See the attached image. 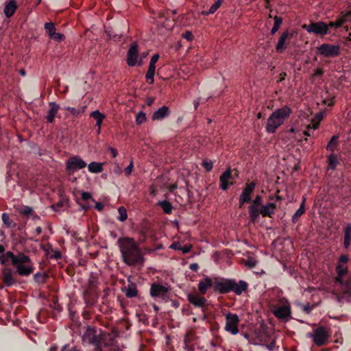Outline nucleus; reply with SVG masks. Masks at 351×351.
Returning <instances> with one entry per match:
<instances>
[{
    "mask_svg": "<svg viewBox=\"0 0 351 351\" xmlns=\"http://www.w3.org/2000/svg\"><path fill=\"white\" fill-rule=\"evenodd\" d=\"M122 261L130 267L144 265L145 254L134 238L121 237L117 241Z\"/></svg>",
    "mask_w": 351,
    "mask_h": 351,
    "instance_id": "obj_1",
    "label": "nucleus"
},
{
    "mask_svg": "<svg viewBox=\"0 0 351 351\" xmlns=\"http://www.w3.org/2000/svg\"><path fill=\"white\" fill-rule=\"evenodd\" d=\"M5 247L0 245V262L3 265L11 264L21 276H28L34 271V266L29 256L22 252L14 254L11 251L3 253Z\"/></svg>",
    "mask_w": 351,
    "mask_h": 351,
    "instance_id": "obj_2",
    "label": "nucleus"
},
{
    "mask_svg": "<svg viewBox=\"0 0 351 351\" xmlns=\"http://www.w3.org/2000/svg\"><path fill=\"white\" fill-rule=\"evenodd\" d=\"M291 113V110L287 106L276 109L267 119L266 131L269 133H274L277 128L283 124L285 120L290 116Z\"/></svg>",
    "mask_w": 351,
    "mask_h": 351,
    "instance_id": "obj_3",
    "label": "nucleus"
},
{
    "mask_svg": "<svg viewBox=\"0 0 351 351\" xmlns=\"http://www.w3.org/2000/svg\"><path fill=\"white\" fill-rule=\"evenodd\" d=\"M99 343L95 348V351H122L115 337L101 330H99Z\"/></svg>",
    "mask_w": 351,
    "mask_h": 351,
    "instance_id": "obj_4",
    "label": "nucleus"
},
{
    "mask_svg": "<svg viewBox=\"0 0 351 351\" xmlns=\"http://www.w3.org/2000/svg\"><path fill=\"white\" fill-rule=\"evenodd\" d=\"M276 208V205L272 202L267 203L265 205L261 204L258 206H256L253 210H251V208H249L250 221L256 222L258 220L260 215L263 217H272Z\"/></svg>",
    "mask_w": 351,
    "mask_h": 351,
    "instance_id": "obj_5",
    "label": "nucleus"
},
{
    "mask_svg": "<svg viewBox=\"0 0 351 351\" xmlns=\"http://www.w3.org/2000/svg\"><path fill=\"white\" fill-rule=\"evenodd\" d=\"M330 336V330L321 326L313 330V333H308V337L312 338L314 343L317 346H322L328 342Z\"/></svg>",
    "mask_w": 351,
    "mask_h": 351,
    "instance_id": "obj_6",
    "label": "nucleus"
},
{
    "mask_svg": "<svg viewBox=\"0 0 351 351\" xmlns=\"http://www.w3.org/2000/svg\"><path fill=\"white\" fill-rule=\"evenodd\" d=\"M308 33L314 34L316 36H325L328 33V26L323 21L311 22L309 24H304L302 26Z\"/></svg>",
    "mask_w": 351,
    "mask_h": 351,
    "instance_id": "obj_7",
    "label": "nucleus"
},
{
    "mask_svg": "<svg viewBox=\"0 0 351 351\" xmlns=\"http://www.w3.org/2000/svg\"><path fill=\"white\" fill-rule=\"evenodd\" d=\"M169 289L162 285L158 283H153L150 287V295L155 299H159L162 301L167 302L168 300V293Z\"/></svg>",
    "mask_w": 351,
    "mask_h": 351,
    "instance_id": "obj_8",
    "label": "nucleus"
},
{
    "mask_svg": "<svg viewBox=\"0 0 351 351\" xmlns=\"http://www.w3.org/2000/svg\"><path fill=\"white\" fill-rule=\"evenodd\" d=\"M82 338L84 343L93 345L95 348H96L97 345H99V333H97V330L94 326H87Z\"/></svg>",
    "mask_w": 351,
    "mask_h": 351,
    "instance_id": "obj_9",
    "label": "nucleus"
},
{
    "mask_svg": "<svg viewBox=\"0 0 351 351\" xmlns=\"http://www.w3.org/2000/svg\"><path fill=\"white\" fill-rule=\"evenodd\" d=\"M317 51L324 57H336L340 54L339 45L324 43L317 47Z\"/></svg>",
    "mask_w": 351,
    "mask_h": 351,
    "instance_id": "obj_10",
    "label": "nucleus"
},
{
    "mask_svg": "<svg viewBox=\"0 0 351 351\" xmlns=\"http://www.w3.org/2000/svg\"><path fill=\"white\" fill-rule=\"evenodd\" d=\"M86 165V162L79 156H73L67 160L66 169L68 173L71 174L79 169L84 168Z\"/></svg>",
    "mask_w": 351,
    "mask_h": 351,
    "instance_id": "obj_11",
    "label": "nucleus"
},
{
    "mask_svg": "<svg viewBox=\"0 0 351 351\" xmlns=\"http://www.w3.org/2000/svg\"><path fill=\"white\" fill-rule=\"evenodd\" d=\"M226 321L225 330L226 331L231 332L232 335L239 333V318L237 314L228 313L226 315Z\"/></svg>",
    "mask_w": 351,
    "mask_h": 351,
    "instance_id": "obj_12",
    "label": "nucleus"
},
{
    "mask_svg": "<svg viewBox=\"0 0 351 351\" xmlns=\"http://www.w3.org/2000/svg\"><path fill=\"white\" fill-rule=\"evenodd\" d=\"M274 316L278 319L287 321L291 315V306L288 302L275 307L272 311Z\"/></svg>",
    "mask_w": 351,
    "mask_h": 351,
    "instance_id": "obj_13",
    "label": "nucleus"
},
{
    "mask_svg": "<svg viewBox=\"0 0 351 351\" xmlns=\"http://www.w3.org/2000/svg\"><path fill=\"white\" fill-rule=\"evenodd\" d=\"M255 186L256 183L254 182L246 184L239 197L240 207L245 203L251 202V195L254 191Z\"/></svg>",
    "mask_w": 351,
    "mask_h": 351,
    "instance_id": "obj_14",
    "label": "nucleus"
},
{
    "mask_svg": "<svg viewBox=\"0 0 351 351\" xmlns=\"http://www.w3.org/2000/svg\"><path fill=\"white\" fill-rule=\"evenodd\" d=\"M45 29L51 39L60 42L64 39V34L58 32H56L55 25L52 22L45 23Z\"/></svg>",
    "mask_w": 351,
    "mask_h": 351,
    "instance_id": "obj_15",
    "label": "nucleus"
},
{
    "mask_svg": "<svg viewBox=\"0 0 351 351\" xmlns=\"http://www.w3.org/2000/svg\"><path fill=\"white\" fill-rule=\"evenodd\" d=\"M97 289L86 288L84 291V298L86 305L93 306L97 301Z\"/></svg>",
    "mask_w": 351,
    "mask_h": 351,
    "instance_id": "obj_16",
    "label": "nucleus"
},
{
    "mask_svg": "<svg viewBox=\"0 0 351 351\" xmlns=\"http://www.w3.org/2000/svg\"><path fill=\"white\" fill-rule=\"evenodd\" d=\"M230 279H215L214 281V291L221 294L230 292Z\"/></svg>",
    "mask_w": 351,
    "mask_h": 351,
    "instance_id": "obj_17",
    "label": "nucleus"
},
{
    "mask_svg": "<svg viewBox=\"0 0 351 351\" xmlns=\"http://www.w3.org/2000/svg\"><path fill=\"white\" fill-rule=\"evenodd\" d=\"M138 45L136 42H133L128 52L127 63L130 66H134L136 64L138 53Z\"/></svg>",
    "mask_w": 351,
    "mask_h": 351,
    "instance_id": "obj_18",
    "label": "nucleus"
},
{
    "mask_svg": "<svg viewBox=\"0 0 351 351\" xmlns=\"http://www.w3.org/2000/svg\"><path fill=\"white\" fill-rule=\"evenodd\" d=\"M247 288V283L243 280L238 282L230 279V291L234 292L236 295H241Z\"/></svg>",
    "mask_w": 351,
    "mask_h": 351,
    "instance_id": "obj_19",
    "label": "nucleus"
},
{
    "mask_svg": "<svg viewBox=\"0 0 351 351\" xmlns=\"http://www.w3.org/2000/svg\"><path fill=\"white\" fill-rule=\"evenodd\" d=\"M189 302L195 307L202 308L206 304V299L197 293H189L187 295Z\"/></svg>",
    "mask_w": 351,
    "mask_h": 351,
    "instance_id": "obj_20",
    "label": "nucleus"
},
{
    "mask_svg": "<svg viewBox=\"0 0 351 351\" xmlns=\"http://www.w3.org/2000/svg\"><path fill=\"white\" fill-rule=\"evenodd\" d=\"M1 280L3 282V283L8 287H10L14 285L16 282V279L14 277V273L9 268H5L3 269L1 273Z\"/></svg>",
    "mask_w": 351,
    "mask_h": 351,
    "instance_id": "obj_21",
    "label": "nucleus"
},
{
    "mask_svg": "<svg viewBox=\"0 0 351 351\" xmlns=\"http://www.w3.org/2000/svg\"><path fill=\"white\" fill-rule=\"evenodd\" d=\"M170 114V110L169 107L164 106L160 108H158L156 111H155L152 116V121H160L165 117H168Z\"/></svg>",
    "mask_w": 351,
    "mask_h": 351,
    "instance_id": "obj_22",
    "label": "nucleus"
},
{
    "mask_svg": "<svg viewBox=\"0 0 351 351\" xmlns=\"http://www.w3.org/2000/svg\"><path fill=\"white\" fill-rule=\"evenodd\" d=\"M292 34L288 31L283 32L279 38V40L276 45V49L278 53H282L287 48L285 42L288 38H291Z\"/></svg>",
    "mask_w": 351,
    "mask_h": 351,
    "instance_id": "obj_23",
    "label": "nucleus"
},
{
    "mask_svg": "<svg viewBox=\"0 0 351 351\" xmlns=\"http://www.w3.org/2000/svg\"><path fill=\"white\" fill-rule=\"evenodd\" d=\"M231 178H232V171H231L230 168L227 169L225 172H223L221 175V176L219 178V181H220V188L222 190L226 191L228 189V181L230 180Z\"/></svg>",
    "mask_w": 351,
    "mask_h": 351,
    "instance_id": "obj_24",
    "label": "nucleus"
},
{
    "mask_svg": "<svg viewBox=\"0 0 351 351\" xmlns=\"http://www.w3.org/2000/svg\"><path fill=\"white\" fill-rule=\"evenodd\" d=\"M49 105L50 108L46 116V119L49 123H53L54 121L55 117L60 108V106L55 102H50Z\"/></svg>",
    "mask_w": 351,
    "mask_h": 351,
    "instance_id": "obj_25",
    "label": "nucleus"
},
{
    "mask_svg": "<svg viewBox=\"0 0 351 351\" xmlns=\"http://www.w3.org/2000/svg\"><path fill=\"white\" fill-rule=\"evenodd\" d=\"M209 287L214 289V282L208 277H206L198 284V289L202 294H205Z\"/></svg>",
    "mask_w": 351,
    "mask_h": 351,
    "instance_id": "obj_26",
    "label": "nucleus"
},
{
    "mask_svg": "<svg viewBox=\"0 0 351 351\" xmlns=\"http://www.w3.org/2000/svg\"><path fill=\"white\" fill-rule=\"evenodd\" d=\"M351 16V12H347L345 14L343 12L341 13V17L339 19L335 22L330 21L327 25L328 26V29L330 27L339 28L342 26V25L348 21L346 16Z\"/></svg>",
    "mask_w": 351,
    "mask_h": 351,
    "instance_id": "obj_27",
    "label": "nucleus"
},
{
    "mask_svg": "<svg viewBox=\"0 0 351 351\" xmlns=\"http://www.w3.org/2000/svg\"><path fill=\"white\" fill-rule=\"evenodd\" d=\"M17 8V5L16 2L12 0L9 3H6L4 8V14L8 17L10 18L13 16Z\"/></svg>",
    "mask_w": 351,
    "mask_h": 351,
    "instance_id": "obj_28",
    "label": "nucleus"
},
{
    "mask_svg": "<svg viewBox=\"0 0 351 351\" xmlns=\"http://www.w3.org/2000/svg\"><path fill=\"white\" fill-rule=\"evenodd\" d=\"M90 117L96 120V126L97 128H101L102 122L104 119L106 118V115L99 112V110H96L93 111L90 114Z\"/></svg>",
    "mask_w": 351,
    "mask_h": 351,
    "instance_id": "obj_29",
    "label": "nucleus"
},
{
    "mask_svg": "<svg viewBox=\"0 0 351 351\" xmlns=\"http://www.w3.org/2000/svg\"><path fill=\"white\" fill-rule=\"evenodd\" d=\"M137 294L138 290L136 289V285L134 283H131L125 288V295L126 297L130 298H134L136 297Z\"/></svg>",
    "mask_w": 351,
    "mask_h": 351,
    "instance_id": "obj_30",
    "label": "nucleus"
},
{
    "mask_svg": "<svg viewBox=\"0 0 351 351\" xmlns=\"http://www.w3.org/2000/svg\"><path fill=\"white\" fill-rule=\"evenodd\" d=\"M306 199L304 197L303 200L300 204V208L296 210V212L294 213V215L292 217V221L293 223H296L299 218L304 213L305 209H304V204H305Z\"/></svg>",
    "mask_w": 351,
    "mask_h": 351,
    "instance_id": "obj_31",
    "label": "nucleus"
},
{
    "mask_svg": "<svg viewBox=\"0 0 351 351\" xmlns=\"http://www.w3.org/2000/svg\"><path fill=\"white\" fill-rule=\"evenodd\" d=\"M98 276L97 274L91 273L88 280V287L92 289H97Z\"/></svg>",
    "mask_w": 351,
    "mask_h": 351,
    "instance_id": "obj_32",
    "label": "nucleus"
},
{
    "mask_svg": "<svg viewBox=\"0 0 351 351\" xmlns=\"http://www.w3.org/2000/svg\"><path fill=\"white\" fill-rule=\"evenodd\" d=\"M336 270L337 272V280L341 283V278L348 272V267L341 264H338L336 267Z\"/></svg>",
    "mask_w": 351,
    "mask_h": 351,
    "instance_id": "obj_33",
    "label": "nucleus"
},
{
    "mask_svg": "<svg viewBox=\"0 0 351 351\" xmlns=\"http://www.w3.org/2000/svg\"><path fill=\"white\" fill-rule=\"evenodd\" d=\"M48 278L49 275L45 272H38L34 276L35 282L39 285L45 283Z\"/></svg>",
    "mask_w": 351,
    "mask_h": 351,
    "instance_id": "obj_34",
    "label": "nucleus"
},
{
    "mask_svg": "<svg viewBox=\"0 0 351 351\" xmlns=\"http://www.w3.org/2000/svg\"><path fill=\"white\" fill-rule=\"evenodd\" d=\"M89 171L92 173H99L103 170L102 164L97 162H92L88 166Z\"/></svg>",
    "mask_w": 351,
    "mask_h": 351,
    "instance_id": "obj_35",
    "label": "nucleus"
},
{
    "mask_svg": "<svg viewBox=\"0 0 351 351\" xmlns=\"http://www.w3.org/2000/svg\"><path fill=\"white\" fill-rule=\"evenodd\" d=\"M328 163L330 169H335L339 163L337 156L335 154H330L328 157Z\"/></svg>",
    "mask_w": 351,
    "mask_h": 351,
    "instance_id": "obj_36",
    "label": "nucleus"
},
{
    "mask_svg": "<svg viewBox=\"0 0 351 351\" xmlns=\"http://www.w3.org/2000/svg\"><path fill=\"white\" fill-rule=\"evenodd\" d=\"M158 205H160L161 206V208H162L163 211L165 213H167V214L171 213L172 205L169 202H168L167 200H163V201L159 202Z\"/></svg>",
    "mask_w": 351,
    "mask_h": 351,
    "instance_id": "obj_37",
    "label": "nucleus"
},
{
    "mask_svg": "<svg viewBox=\"0 0 351 351\" xmlns=\"http://www.w3.org/2000/svg\"><path fill=\"white\" fill-rule=\"evenodd\" d=\"M18 212L25 217H29L32 215L34 213L33 208L28 206H23L22 207L18 208Z\"/></svg>",
    "mask_w": 351,
    "mask_h": 351,
    "instance_id": "obj_38",
    "label": "nucleus"
},
{
    "mask_svg": "<svg viewBox=\"0 0 351 351\" xmlns=\"http://www.w3.org/2000/svg\"><path fill=\"white\" fill-rule=\"evenodd\" d=\"M155 68L149 67L148 68V70L147 71V73L145 75L146 82L149 84H152L154 82V77L155 73Z\"/></svg>",
    "mask_w": 351,
    "mask_h": 351,
    "instance_id": "obj_39",
    "label": "nucleus"
},
{
    "mask_svg": "<svg viewBox=\"0 0 351 351\" xmlns=\"http://www.w3.org/2000/svg\"><path fill=\"white\" fill-rule=\"evenodd\" d=\"M338 136H333L328 143L326 149L334 152L335 147L337 145Z\"/></svg>",
    "mask_w": 351,
    "mask_h": 351,
    "instance_id": "obj_40",
    "label": "nucleus"
},
{
    "mask_svg": "<svg viewBox=\"0 0 351 351\" xmlns=\"http://www.w3.org/2000/svg\"><path fill=\"white\" fill-rule=\"evenodd\" d=\"M118 212L119 215L118 219L120 221H125L128 218L127 210L125 209V208L124 206H120L118 208Z\"/></svg>",
    "mask_w": 351,
    "mask_h": 351,
    "instance_id": "obj_41",
    "label": "nucleus"
},
{
    "mask_svg": "<svg viewBox=\"0 0 351 351\" xmlns=\"http://www.w3.org/2000/svg\"><path fill=\"white\" fill-rule=\"evenodd\" d=\"M251 205L249 206V208H251V210H254L256 206H258L261 204H263L262 198L259 195H257L255 198L252 201L251 200Z\"/></svg>",
    "mask_w": 351,
    "mask_h": 351,
    "instance_id": "obj_42",
    "label": "nucleus"
},
{
    "mask_svg": "<svg viewBox=\"0 0 351 351\" xmlns=\"http://www.w3.org/2000/svg\"><path fill=\"white\" fill-rule=\"evenodd\" d=\"M85 108H86V106H84V107L81 108L80 109H76V108H72V107H66V108H65V110L71 112V113L74 116H78L84 112Z\"/></svg>",
    "mask_w": 351,
    "mask_h": 351,
    "instance_id": "obj_43",
    "label": "nucleus"
},
{
    "mask_svg": "<svg viewBox=\"0 0 351 351\" xmlns=\"http://www.w3.org/2000/svg\"><path fill=\"white\" fill-rule=\"evenodd\" d=\"M147 118H146V115H145V113H144L143 112L141 111L140 112H138L136 117V125H141L142 123H143L144 122H145Z\"/></svg>",
    "mask_w": 351,
    "mask_h": 351,
    "instance_id": "obj_44",
    "label": "nucleus"
},
{
    "mask_svg": "<svg viewBox=\"0 0 351 351\" xmlns=\"http://www.w3.org/2000/svg\"><path fill=\"white\" fill-rule=\"evenodd\" d=\"M223 0H217L210 8L208 13L213 14L221 5Z\"/></svg>",
    "mask_w": 351,
    "mask_h": 351,
    "instance_id": "obj_45",
    "label": "nucleus"
},
{
    "mask_svg": "<svg viewBox=\"0 0 351 351\" xmlns=\"http://www.w3.org/2000/svg\"><path fill=\"white\" fill-rule=\"evenodd\" d=\"M2 221L3 223L8 228L11 227L13 224V221L7 213L2 214Z\"/></svg>",
    "mask_w": 351,
    "mask_h": 351,
    "instance_id": "obj_46",
    "label": "nucleus"
},
{
    "mask_svg": "<svg viewBox=\"0 0 351 351\" xmlns=\"http://www.w3.org/2000/svg\"><path fill=\"white\" fill-rule=\"evenodd\" d=\"M258 263V261L253 257H248L245 262V265L249 269L254 267Z\"/></svg>",
    "mask_w": 351,
    "mask_h": 351,
    "instance_id": "obj_47",
    "label": "nucleus"
},
{
    "mask_svg": "<svg viewBox=\"0 0 351 351\" xmlns=\"http://www.w3.org/2000/svg\"><path fill=\"white\" fill-rule=\"evenodd\" d=\"M202 166L206 169L207 171H210L213 167V163L212 161H208L204 160L202 162Z\"/></svg>",
    "mask_w": 351,
    "mask_h": 351,
    "instance_id": "obj_48",
    "label": "nucleus"
},
{
    "mask_svg": "<svg viewBox=\"0 0 351 351\" xmlns=\"http://www.w3.org/2000/svg\"><path fill=\"white\" fill-rule=\"evenodd\" d=\"M350 241H351V237L350 235L349 231L348 230V231H346V232L345 234L344 242H343L344 247L346 248H348L349 247Z\"/></svg>",
    "mask_w": 351,
    "mask_h": 351,
    "instance_id": "obj_49",
    "label": "nucleus"
},
{
    "mask_svg": "<svg viewBox=\"0 0 351 351\" xmlns=\"http://www.w3.org/2000/svg\"><path fill=\"white\" fill-rule=\"evenodd\" d=\"M159 59V55L158 53H156L154 54L152 58H151V60L149 62V67H152V68H155L156 69V66H155V64L156 62Z\"/></svg>",
    "mask_w": 351,
    "mask_h": 351,
    "instance_id": "obj_50",
    "label": "nucleus"
},
{
    "mask_svg": "<svg viewBox=\"0 0 351 351\" xmlns=\"http://www.w3.org/2000/svg\"><path fill=\"white\" fill-rule=\"evenodd\" d=\"M182 37L187 40L188 41H191L193 39V35L190 31H186L182 34Z\"/></svg>",
    "mask_w": 351,
    "mask_h": 351,
    "instance_id": "obj_51",
    "label": "nucleus"
},
{
    "mask_svg": "<svg viewBox=\"0 0 351 351\" xmlns=\"http://www.w3.org/2000/svg\"><path fill=\"white\" fill-rule=\"evenodd\" d=\"M81 195H82V199L84 201L92 199L93 202H95V200L92 198L91 194L89 192H82L81 193Z\"/></svg>",
    "mask_w": 351,
    "mask_h": 351,
    "instance_id": "obj_52",
    "label": "nucleus"
},
{
    "mask_svg": "<svg viewBox=\"0 0 351 351\" xmlns=\"http://www.w3.org/2000/svg\"><path fill=\"white\" fill-rule=\"evenodd\" d=\"M319 125V123H318L315 120L313 119L311 121V124H309L306 128H307V130H310V129L316 130L318 128Z\"/></svg>",
    "mask_w": 351,
    "mask_h": 351,
    "instance_id": "obj_53",
    "label": "nucleus"
},
{
    "mask_svg": "<svg viewBox=\"0 0 351 351\" xmlns=\"http://www.w3.org/2000/svg\"><path fill=\"white\" fill-rule=\"evenodd\" d=\"M349 260V257L347 256V255H341L340 257H339V264H341V265H345L347 263V262Z\"/></svg>",
    "mask_w": 351,
    "mask_h": 351,
    "instance_id": "obj_54",
    "label": "nucleus"
},
{
    "mask_svg": "<svg viewBox=\"0 0 351 351\" xmlns=\"http://www.w3.org/2000/svg\"><path fill=\"white\" fill-rule=\"evenodd\" d=\"M133 169V162H130V165L125 169V173L126 176H130Z\"/></svg>",
    "mask_w": 351,
    "mask_h": 351,
    "instance_id": "obj_55",
    "label": "nucleus"
},
{
    "mask_svg": "<svg viewBox=\"0 0 351 351\" xmlns=\"http://www.w3.org/2000/svg\"><path fill=\"white\" fill-rule=\"evenodd\" d=\"M274 24L275 25L278 26L280 27V25L282 24V19L281 17H279L278 16H274Z\"/></svg>",
    "mask_w": 351,
    "mask_h": 351,
    "instance_id": "obj_56",
    "label": "nucleus"
},
{
    "mask_svg": "<svg viewBox=\"0 0 351 351\" xmlns=\"http://www.w3.org/2000/svg\"><path fill=\"white\" fill-rule=\"evenodd\" d=\"M302 308L306 313L309 314L311 312L312 306L309 304H307L304 305Z\"/></svg>",
    "mask_w": 351,
    "mask_h": 351,
    "instance_id": "obj_57",
    "label": "nucleus"
},
{
    "mask_svg": "<svg viewBox=\"0 0 351 351\" xmlns=\"http://www.w3.org/2000/svg\"><path fill=\"white\" fill-rule=\"evenodd\" d=\"M323 117H324V113L319 112V113L316 114V115L313 119L315 120L316 121H317L318 123H320V121L322 120Z\"/></svg>",
    "mask_w": 351,
    "mask_h": 351,
    "instance_id": "obj_58",
    "label": "nucleus"
},
{
    "mask_svg": "<svg viewBox=\"0 0 351 351\" xmlns=\"http://www.w3.org/2000/svg\"><path fill=\"white\" fill-rule=\"evenodd\" d=\"M191 249V245H184V247L181 246L180 250H182V253L186 254V253L189 252Z\"/></svg>",
    "mask_w": 351,
    "mask_h": 351,
    "instance_id": "obj_59",
    "label": "nucleus"
},
{
    "mask_svg": "<svg viewBox=\"0 0 351 351\" xmlns=\"http://www.w3.org/2000/svg\"><path fill=\"white\" fill-rule=\"evenodd\" d=\"M62 351H80L76 348V347H73L72 348H69L68 345L64 346Z\"/></svg>",
    "mask_w": 351,
    "mask_h": 351,
    "instance_id": "obj_60",
    "label": "nucleus"
},
{
    "mask_svg": "<svg viewBox=\"0 0 351 351\" xmlns=\"http://www.w3.org/2000/svg\"><path fill=\"white\" fill-rule=\"evenodd\" d=\"M323 73H324V71H323V69H321V68H317V69L315 71V72H314V73H313V75H314V76H321V75H323Z\"/></svg>",
    "mask_w": 351,
    "mask_h": 351,
    "instance_id": "obj_61",
    "label": "nucleus"
},
{
    "mask_svg": "<svg viewBox=\"0 0 351 351\" xmlns=\"http://www.w3.org/2000/svg\"><path fill=\"white\" fill-rule=\"evenodd\" d=\"M95 208L99 211L102 210L104 208V205L101 202H96L95 203Z\"/></svg>",
    "mask_w": 351,
    "mask_h": 351,
    "instance_id": "obj_62",
    "label": "nucleus"
},
{
    "mask_svg": "<svg viewBox=\"0 0 351 351\" xmlns=\"http://www.w3.org/2000/svg\"><path fill=\"white\" fill-rule=\"evenodd\" d=\"M108 149L110 151L113 158H115L117 156V151L116 150V149L110 147Z\"/></svg>",
    "mask_w": 351,
    "mask_h": 351,
    "instance_id": "obj_63",
    "label": "nucleus"
},
{
    "mask_svg": "<svg viewBox=\"0 0 351 351\" xmlns=\"http://www.w3.org/2000/svg\"><path fill=\"white\" fill-rule=\"evenodd\" d=\"M52 257L56 258V259H59L61 258V253L56 250L54 252L53 254L52 255Z\"/></svg>",
    "mask_w": 351,
    "mask_h": 351,
    "instance_id": "obj_64",
    "label": "nucleus"
}]
</instances>
